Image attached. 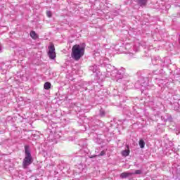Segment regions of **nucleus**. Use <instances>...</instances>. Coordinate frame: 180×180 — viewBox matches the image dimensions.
I'll return each mask as SVG.
<instances>
[{"instance_id":"15","label":"nucleus","mask_w":180,"mask_h":180,"mask_svg":"<svg viewBox=\"0 0 180 180\" xmlns=\"http://www.w3.org/2000/svg\"><path fill=\"white\" fill-rule=\"evenodd\" d=\"M105 153L103 150L100 153V154L98 155V157H102L105 155Z\"/></svg>"},{"instance_id":"11","label":"nucleus","mask_w":180,"mask_h":180,"mask_svg":"<svg viewBox=\"0 0 180 180\" xmlns=\"http://www.w3.org/2000/svg\"><path fill=\"white\" fill-rule=\"evenodd\" d=\"M139 146L141 148H144L145 146H146V142H144V141L143 139H141L139 141Z\"/></svg>"},{"instance_id":"17","label":"nucleus","mask_w":180,"mask_h":180,"mask_svg":"<svg viewBox=\"0 0 180 180\" xmlns=\"http://www.w3.org/2000/svg\"><path fill=\"white\" fill-rule=\"evenodd\" d=\"M127 148H129V146H127Z\"/></svg>"},{"instance_id":"3","label":"nucleus","mask_w":180,"mask_h":180,"mask_svg":"<svg viewBox=\"0 0 180 180\" xmlns=\"http://www.w3.org/2000/svg\"><path fill=\"white\" fill-rule=\"evenodd\" d=\"M108 72H110L112 77H115L117 81L119 79H122L123 78V75L124 74V68H122L120 70H117V69L115 68L110 65L107 66Z\"/></svg>"},{"instance_id":"14","label":"nucleus","mask_w":180,"mask_h":180,"mask_svg":"<svg viewBox=\"0 0 180 180\" xmlns=\"http://www.w3.org/2000/svg\"><path fill=\"white\" fill-rule=\"evenodd\" d=\"M46 15L48 18H51V11H47Z\"/></svg>"},{"instance_id":"12","label":"nucleus","mask_w":180,"mask_h":180,"mask_svg":"<svg viewBox=\"0 0 180 180\" xmlns=\"http://www.w3.org/2000/svg\"><path fill=\"white\" fill-rule=\"evenodd\" d=\"M133 174V175H140L141 174H143V171L138 169V170H135L134 172H131Z\"/></svg>"},{"instance_id":"7","label":"nucleus","mask_w":180,"mask_h":180,"mask_svg":"<svg viewBox=\"0 0 180 180\" xmlns=\"http://www.w3.org/2000/svg\"><path fill=\"white\" fill-rule=\"evenodd\" d=\"M138 4L140 6H146V5H147V0H139Z\"/></svg>"},{"instance_id":"10","label":"nucleus","mask_w":180,"mask_h":180,"mask_svg":"<svg viewBox=\"0 0 180 180\" xmlns=\"http://www.w3.org/2000/svg\"><path fill=\"white\" fill-rule=\"evenodd\" d=\"M90 71H92L93 72H95L96 70H98V66L96 65H94L93 66H90L89 68Z\"/></svg>"},{"instance_id":"2","label":"nucleus","mask_w":180,"mask_h":180,"mask_svg":"<svg viewBox=\"0 0 180 180\" xmlns=\"http://www.w3.org/2000/svg\"><path fill=\"white\" fill-rule=\"evenodd\" d=\"M25 156L22 160V168L26 169L33 162V158L32 157V153H30V147L28 145L25 146Z\"/></svg>"},{"instance_id":"1","label":"nucleus","mask_w":180,"mask_h":180,"mask_svg":"<svg viewBox=\"0 0 180 180\" xmlns=\"http://www.w3.org/2000/svg\"><path fill=\"white\" fill-rule=\"evenodd\" d=\"M84 53L85 48L81 45L76 44L72 48L71 57L73 60H75V61H79V60H81V57L84 56Z\"/></svg>"},{"instance_id":"9","label":"nucleus","mask_w":180,"mask_h":180,"mask_svg":"<svg viewBox=\"0 0 180 180\" xmlns=\"http://www.w3.org/2000/svg\"><path fill=\"white\" fill-rule=\"evenodd\" d=\"M30 34L32 39H34V40H36V39L39 37V36H37V34L34 31H32Z\"/></svg>"},{"instance_id":"16","label":"nucleus","mask_w":180,"mask_h":180,"mask_svg":"<svg viewBox=\"0 0 180 180\" xmlns=\"http://www.w3.org/2000/svg\"><path fill=\"white\" fill-rule=\"evenodd\" d=\"M125 49H126V50H129V49H130V44H127L125 46Z\"/></svg>"},{"instance_id":"4","label":"nucleus","mask_w":180,"mask_h":180,"mask_svg":"<svg viewBox=\"0 0 180 180\" xmlns=\"http://www.w3.org/2000/svg\"><path fill=\"white\" fill-rule=\"evenodd\" d=\"M48 56L51 60H54L56 58V48L54 47V44H51L48 47Z\"/></svg>"},{"instance_id":"6","label":"nucleus","mask_w":180,"mask_h":180,"mask_svg":"<svg viewBox=\"0 0 180 180\" xmlns=\"http://www.w3.org/2000/svg\"><path fill=\"white\" fill-rule=\"evenodd\" d=\"M121 154H122V157H129V155L130 154V150L127 149V150H122L121 152Z\"/></svg>"},{"instance_id":"8","label":"nucleus","mask_w":180,"mask_h":180,"mask_svg":"<svg viewBox=\"0 0 180 180\" xmlns=\"http://www.w3.org/2000/svg\"><path fill=\"white\" fill-rule=\"evenodd\" d=\"M44 88L46 91H49V89H50V88H51V83H50L49 82H45V84H44Z\"/></svg>"},{"instance_id":"5","label":"nucleus","mask_w":180,"mask_h":180,"mask_svg":"<svg viewBox=\"0 0 180 180\" xmlns=\"http://www.w3.org/2000/svg\"><path fill=\"white\" fill-rule=\"evenodd\" d=\"M131 175H133L132 172H124L120 174V178L124 179V178H128V176H131Z\"/></svg>"},{"instance_id":"13","label":"nucleus","mask_w":180,"mask_h":180,"mask_svg":"<svg viewBox=\"0 0 180 180\" xmlns=\"http://www.w3.org/2000/svg\"><path fill=\"white\" fill-rule=\"evenodd\" d=\"M100 115L105 116V110L103 109L100 110Z\"/></svg>"}]
</instances>
